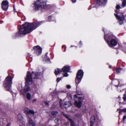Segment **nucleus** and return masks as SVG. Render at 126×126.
Instances as JSON below:
<instances>
[{"label": "nucleus", "mask_w": 126, "mask_h": 126, "mask_svg": "<svg viewBox=\"0 0 126 126\" xmlns=\"http://www.w3.org/2000/svg\"><path fill=\"white\" fill-rule=\"evenodd\" d=\"M51 113L53 115H57L58 114V112L56 111H54L51 112Z\"/></svg>", "instance_id": "393cba45"}, {"label": "nucleus", "mask_w": 126, "mask_h": 126, "mask_svg": "<svg viewBox=\"0 0 126 126\" xmlns=\"http://www.w3.org/2000/svg\"><path fill=\"white\" fill-rule=\"evenodd\" d=\"M42 21L36 22L31 23L26 22L20 27L19 31L16 34V36H20V34L25 35L29 33L42 24Z\"/></svg>", "instance_id": "f257e3e1"}, {"label": "nucleus", "mask_w": 126, "mask_h": 126, "mask_svg": "<svg viewBox=\"0 0 126 126\" xmlns=\"http://www.w3.org/2000/svg\"><path fill=\"white\" fill-rule=\"evenodd\" d=\"M118 90H119V89H118Z\"/></svg>", "instance_id": "09e8293b"}, {"label": "nucleus", "mask_w": 126, "mask_h": 126, "mask_svg": "<svg viewBox=\"0 0 126 126\" xmlns=\"http://www.w3.org/2000/svg\"><path fill=\"white\" fill-rule=\"evenodd\" d=\"M122 88V87H121L119 89V90H120V89Z\"/></svg>", "instance_id": "37998d69"}, {"label": "nucleus", "mask_w": 126, "mask_h": 126, "mask_svg": "<svg viewBox=\"0 0 126 126\" xmlns=\"http://www.w3.org/2000/svg\"><path fill=\"white\" fill-rule=\"evenodd\" d=\"M64 77H67L68 76V74L66 73L64 74L63 75Z\"/></svg>", "instance_id": "c756f323"}, {"label": "nucleus", "mask_w": 126, "mask_h": 126, "mask_svg": "<svg viewBox=\"0 0 126 126\" xmlns=\"http://www.w3.org/2000/svg\"><path fill=\"white\" fill-rule=\"evenodd\" d=\"M73 46H72V45H71V47H73Z\"/></svg>", "instance_id": "c03bdc74"}, {"label": "nucleus", "mask_w": 126, "mask_h": 126, "mask_svg": "<svg viewBox=\"0 0 126 126\" xmlns=\"http://www.w3.org/2000/svg\"><path fill=\"white\" fill-rule=\"evenodd\" d=\"M26 85L25 86V87L24 89V90L25 92H28L30 91V88L27 85V84H27L26 82ZM28 85L29 84H28Z\"/></svg>", "instance_id": "6ab92c4d"}, {"label": "nucleus", "mask_w": 126, "mask_h": 126, "mask_svg": "<svg viewBox=\"0 0 126 126\" xmlns=\"http://www.w3.org/2000/svg\"><path fill=\"white\" fill-rule=\"evenodd\" d=\"M79 44L80 45L79 47H81V46L82 45V43L81 41H80L79 42Z\"/></svg>", "instance_id": "c9c22d12"}, {"label": "nucleus", "mask_w": 126, "mask_h": 126, "mask_svg": "<svg viewBox=\"0 0 126 126\" xmlns=\"http://www.w3.org/2000/svg\"><path fill=\"white\" fill-rule=\"evenodd\" d=\"M10 126V123H9L7 124L6 126Z\"/></svg>", "instance_id": "58836bf2"}, {"label": "nucleus", "mask_w": 126, "mask_h": 126, "mask_svg": "<svg viewBox=\"0 0 126 126\" xmlns=\"http://www.w3.org/2000/svg\"><path fill=\"white\" fill-rule=\"evenodd\" d=\"M71 105V104L69 101L65 102L63 106L65 108H67Z\"/></svg>", "instance_id": "f3484780"}, {"label": "nucleus", "mask_w": 126, "mask_h": 126, "mask_svg": "<svg viewBox=\"0 0 126 126\" xmlns=\"http://www.w3.org/2000/svg\"><path fill=\"white\" fill-rule=\"evenodd\" d=\"M126 118V116L125 115H124L123 118L122 122H124V120Z\"/></svg>", "instance_id": "cd10ccee"}, {"label": "nucleus", "mask_w": 126, "mask_h": 126, "mask_svg": "<svg viewBox=\"0 0 126 126\" xmlns=\"http://www.w3.org/2000/svg\"><path fill=\"white\" fill-rule=\"evenodd\" d=\"M54 121L56 123H57L58 122L59 119L58 118H56L54 120Z\"/></svg>", "instance_id": "c85d7f7f"}, {"label": "nucleus", "mask_w": 126, "mask_h": 126, "mask_svg": "<svg viewBox=\"0 0 126 126\" xmlns=\"http://www.w3.org/2000/svg\"><path fill=\"white\" fill-rule=\"evenodd\" d=\"M9 2L7 0L2 1L1 3V7L3 10L4 11L7 10L9 7Z\"/></svg>", "instance_id": "1a4fd4ad"}, {"label": "nucleus", "mask_w": 126, "mask_h": 126, "mask_svg": "<svg viewBox=\"0 0 126 126\" xmlns=\"http://www.w3.org/2000/svg\"><path fill=\"white\" fill-rule=\"evenodd\" d=\"M122 69L121 68H116L115 70L117 74L119 73L122 70Z\"/></svg>", "instance_id": "5701e85b"}, {"label": "nucleus", "mask_w": 126, "mask_h": 126, "mask_svg": "<svg viewBox=\"0 0 126 126\" xmlns=\"http://www.w3.org/2000/svg\"><path fill=\"white\" fill-rule=\"evenodd\" d=\"M125 93L124 94V97H123L124 101H125L126 99V90H125Z\"/></svg>", "instance_id": "a878e982"}, {"label": "nucleus", "mask_w": 126, "mask_h": 126, "mask_svg": "<svg viewBox=\"0 0 126 126\" xmlns=\"http://www.w3.org/2000/svg\"><path fill=\"white\" fill-rule=\"evenodd\" d=\"M113 38V36L112 35H107L105 34L104 39L110 47H114L117 44V41Z\"/></svg>", "instance_id": "7ed1b4c3"}, {"label": "nucleus", "mask_w": 126, "mask_h": 126, "mask_svg": "<svg viewBox=\"0 0 126 126\" xmlns=\"http://www.w3.org/2000/svg\"><path fill=\"white\" fill-rule=\"evenodd\" d=\"M28 121L30 125H32V126H35V122L32 120L31 117L29 116H28Z\"/></svg>", "instance_id": "4468645a"}, {"label": "nucleus", "mask_w": 126, "mask_h": 126, "mask_svg": "<svg viewBox=\"0 0 126 126\" xmlns=\"http://www.w3.org/2000/svg\"><path fill=\"white\" fill-rule=\"evenodd\" d=\"M33 49L34 51V53L38 56L40 55L42 52V48L39 46H37L34 47H33Z\"/></svg>", "instance_id": "6e6552de"}, {"label": "nucleus", "mask_w": 126, "mask_h": 126, "mask_svg": "<svg viewBox=\"0 0 126 126\" xmlns=\"http://www.w3.org/2000/svg\"><path fill=\"white\" fill-rule=\"evenodd\" d=\"M72 1L73 3H75L76 1V0H72Z\"/></svg>", "instance_id": "4c0bfd02"}, {"label": "nucleus", "mask_w": 126, "mask_h": 126, "mask_svg": "<svg viewBox=\"0 0 126 126\" xmlns=\"http://www.w3.org/2000/svg\"><path fill=\"white\" fill-rule=\"evenodd\" d=\"M18 120L20 122L23 124V118L21 114L20 113H19L17 116Z\"/></svg>", "instance_id": "dca6fc26"}, {"label": "nucleus", "mask_w": 126, "mask_h": 126, "mask_svg": "<svg viewBox=\"0 0 126 126\" xmlns=\"http://www.w3.org/2000/svg\"><path fill=\"white\" fill-rule=\"evenodd\" d=\"M25 113L27 115L33 114L34 113V111L27 108H25L24 109Z\"/></svg>", "instance_id": "f8f14e48"}, {"label": "nucleus", "mask_w": 126, "mask_h": 126, "mask_svg": "<svg viewBox=\"0 0 126 126\" xmlns=\"http://www.w3.org/2000/svg\"><path fill=\"white\" fill-rule=\"evenodd\" d=\"M47 54H46V55H47Z\"/></svg>", "instance_id": "de8ad7c7"}, {"label": "nucleus", "mask_w": 126, "mask_h": 126, "mask_svg": "<svg viewBox=\"0 0 126 126\" xmlns=\"http://www.w3.org/2000/svg\"><path fill=\"white\" fill-rule=\"evenodd\" d=\"M34 6L35 10L37 11L38 10L48 9L47 7L49 6L46 5V1L45 0H37L34 3Z\"/></svg>", "instance_id": "f03ea898"}, {"label": "nucleus", "mask_w": 126, "mask_h": 126, "mask_svg": "<svg viewBox=\"0 0 126 126\" xmlns=\"http://www.w3.org/2000/svg\"><path fill=\"white\" fill-rule=\"evenodd\" d=\"M45 104L47 105V106H49V104L48 103L47 101H45Z\"/></svg>", "instance_id": "473e14b6"}, {"label": "nucleus", "mask_w": 126, "mask_h": 126, "mask_svg": "<svg viewBox=\"0 0 126 126\" xmlns=\"http://www.w3.org/2000/svg\"><path fill=\"white\" fill-rule=\"evenodd\" d=\"M121 8L120 5L117 4L116 6V8L117 9H119Z\"/></svg>", "instance_id": "bb28decb"}, {"label": "nucleus", "mask_w": 126, "mask_h": 126, "mask_svg": "<svg viewBox=\"0 0 126 126\" xmlns=\"http://www.w3.org/2000/svg\"><path fill=\"white\" fill-rule=\"evenodd\" d=\"M120 91H121L120 90H119Z\"/></svg>", "instance_id": "8fccbe9b"}, {"label": "nucleus", "mask_w": 126, "mask_h": 126, "mask_svg": "<svg viewBox=\"0 0 126 126\" xmlns=\"http://www.w3.org/2000/svg\"><path fill=\"white\" fill-rule=\"evenodd\" d=\"M35 101V100H33V102H34V101Z\"/></svg>", "instance_id": "a18cd8bd"}, {"label": "nucleus", "mask_w": 126, "mask_h": 126, "mask_svg": "<svg viewBox=\"0 0 126 126\" xmlns=\"http://www.w3.org/2000/svg\"><path fill=\"white\" fill-rule=\"evenodd\" d=\"M126 0H123L122 2L121 7H123L126 6Z\"/></svg>", "instance_id": "412c9836"}, {"label": "nucleus", "mask_w": 126, "mask_h": 126, "mask_svg": "<svg viewBox=\"0 0 126 126\" xmlns=\"http://www.w3.org/2000/svg\"><path fill=\"white\" fill-rule=\"evenodd\" d=\"M70 70V67L68 66H64L61 70L62 71H61L66 73L68 72Z\"/></svg>", "instance_id": "ddd939ff"}, {"label": "nucleus", "mask_w": 126, "mask_h": 126, "mask_svg": "<svg viewBox=\"0 0 126 126\" xmlns=\"http://www.w3.org/2000/svg\"><path fill=\"white\" fill-rule=\"evenodd\" d=\"M79 99V101H77L75 100V106L78 108H80L81 106L82 105V102L80 101V100H82V98L80 97H78Z\"/></svg>", "instance_id": "9b49d317"}, {"label": "nucleus", "mask_w": 126, "mask_h": 126, "mask_svg": "<svg viewBox=\"0 0 126 126\" xmlns=\"http://www.w3.org/2000/svg\"><path fill=\"white\" fill-rule=\"evenodd\" d=\"M66 87L68 89H69L71 88V86L70 85H67Z\"/></svg>", "instance_id": "72a5a7b5"}, {"label": "nucleus", "mask_w": 126, "mask_h": 126, "mask_svg": "<svg viewBox=\"0 0 126 126\" xmlns=\"http://www.w3.org/2000/svg\"><path fill=\"white\" fill-rule=\"evenodd\" d=\"M74 99H76V98H77V95L76 94H75L74 95Z\"/></svg>", "instance_id": "e433bc0d"}, {"label": "nucleus", "mask_w": 126, "mask_h": 126, "mask_svg": "<svg viewBox=\"0 0 126 126\" xmlns=\"http://www.w3.org/2000/svg\"><path fill=\"white\" fill-rule=\"evenodd\" d=\"M109 68H111V66H110H110H109Z\"/></svg>", "instance_id": "79ce46f5"}, {"label": "nucleus", "mask_w": 126, "mask_h": 126, "mask_svg": "<svg viewBox=\"0 0 126 126\" xmlns=\"http://www.w3.org/2000/svg\"><path fill=\"white\" fill-rule=\"evenodd\" d=\"M115 12L116 13H117V14H119L118 11V10H116ZM114 15L116 18L119 20V24L120 25L122 24L123 22V21L124 19V16L122 14L120 15H117L115 14Z\"/></svg>", "instance_id": "0eeeda50"}, {"label": "nucleus", "mask_w": 126, "mask_h": 126, "mask_svg": "<svg viewBox=\"0 0 126 126\" xmlns=\"http://www.w3.org/2000/svg\"><path fill=\"white\" fill-rule=\"evenodd\" d=\"M62 47L64 48V51L65 52L66 51V47L65 46H62Z\"/></svg>", "instance_id": "2f4dec72"}, {"label": "nucleus", "mask_w": 126, "mask_h": 126, "mask_svg": "<svg viewBox=\"0 0 126 126\" xmlns=\"http://www.w3.org/2000/svg\"><path fill=\"white\" fill-rule=\"evenodd\" d=\"M103 31H104V29H103Z\"/></svg>", "instance_id": "49530a36"}, {"label": "nucleus", "mask_w": 126, "mask_h": 126, "mask_svg": "<svg viewBox=\"0 0 126 126\" xmlns=\"http://www.w3.org/2000/svg\"><path fill=\"white\" fill-rule=\"evenodd\" d=\"M12 84V78L9 76H8L6 78L5 81L3 84L4 87L7 90L11 92V84Z\"/></svg>", "instance_id": "39448f33"}, {"label": "nucleus", "mask_w": 126, "mask_h": 126, "mask_svg": "<svg viewBox=\"0 0 126 126\" xmlns=\"http://www.w3.org/2000/svg\"><path fill=\"white\" fill-rule=\"evenodd\" d=\"M83 72L82 70L80 69L78 71L75 80L76 84H78L80 82L83 77Z\"/></svg>", "instance_id": "423d86ee"}, {"label": "nucleus", "mask_w": 126, "mask_h": 126, "mask_svg": "<svg viewBox=\"0 0 126 126\" xmlns=\"http://www.w3.org/2000/svg\"><path fill=\"white\" fill-rule=\"evenodd\" d=\"M46 57L47 58V60H50V59L48 57H47V56H46Z\"/></svg>", "instance_id": "ea45409f"}, {"label": "nucleus", "mask_w": 126, "mask_h": 126, "mask_svg": "<svg viewBox=\"0 0 126 126\" xmlns=\"http://www.w3.org/2000/svg\"><path fill=\"white\" fill-rule=\"evenodd\" d=\"M107 1V0H96V6H103L105 4Z\"/></svg>", "instance_id": "9d476101"}, {"label": "nucleus", "mask_w": 126, "mask_h": 126, "mask_svg": "<svg viewBox=\"0 0 126 126\" xmlns=\"http://www.w3.org/2000/svg\"><path fill=\"white\" fill-rule=\"evenodd\" d=\"M64 115L70 121L71 126H77L75 125L74 122L72 119L69 117V116L68 115L66 114H65Z\"/></svg>", "instance_id": "2eb2a0df"}, {"label": "nucleus", "mask_w": 126, "mask_h": 126, "mask_svg": "<svg viewBox=\"0 0 126 126\" xmlns=\"http://www.w3.org/2000/svg\"><path fill=\"white\" fill-rule=\"evenodd\" d=\"M34 75L35 76L33 78L34 79L39 78L40 76V73L39 72H36L34 74L32 72L31 74L29 72H28L26 75V78H25L27 84H31L32 83V76Z\"/></svg>", "instance_id": "20e7f679"}, {"label": "nucleus", "mask_w": 126, "mask_h": 126, "mask_svg": "<svg viewBox=\"0 0 126 126\" xmlns=\"http://www.w3.org/2000/svg\"><path fill=\"white\" fill-rule=\"evenodd\" d=\"M26 97L27 99L30 100L31 98V94L29 93H27L26 95Z\"/></svg>", "instance_id": "b1692460"}, {"label": "nucleus", "mask_w": 126, "mask_h": 126, "mask_svg": "<svg viewBox=\"0 0 126 126\" xmlns=\"http://www.w3.org/2000/svg\"><path fill=\"white\" fill-rule=\"evenodd\" d=\"M60 105L61 107V108H63V107L62 106V105L61 104V103H60Z\"/></svg>", "instance_id": "a19ab883"}, {"label": "nucleus", "mask_w": 126, "mask_h": 126, "mask_svg": "<svg viewBox=\"0 0 126 126\" xmlns=\"http://www.w3.org/2000/svg\"><path fill=\"white\" fill-rule=\"evenodd\" d=\"M61 70L59 69H57L55 70L54 72L56 75L58 74L60 72H62Z\"/></svg>", "instance_id": "aec40b11"}, {"label": "nucleus", "mask_w": 126, "mask_h": 126, "mask_svg": "<svg viewBox=\"0 0 126 126\" xmlns=\"http://www.w3.org/2000/svg\"><path fill=\"white\" fill-rule=\"evenodd\" d=\"M118 110H119V113H121L122 112H125L126 111V109H118L117 110V111H118Z\"/></svg>", "instance_id": "4be33fe9"}, {"label": "nucleus", "mask_w": 126, "mask_h": 126, "mask_svg": "<svg viewBox=\"0 0 126 126\" xmlns=\"http://www.w3.org/2000/svg\"><path fill=\"white\" fill-rule=\"evenodd\" d=\"M77 93L78 95H81L82 94V93L81 92L79 93V92H77Z\"/></svg>", "instance_id": "f704fd0d"}, {"label": "nucleus", "mask_w": 126, "mask_h": 126, "mask_svg": "<svg viewBox=\"0 0 126 126\" xmlns=\"http://www.w3.org/2000/svg\"><path fill=\"white\" fill-rule=\"evenodd\" d=\"M61 78H58L57 79V82H58L60 80H61Z\"/></svg>", "instance_id": "7c9ffc66"}, {"label": "nucleus", "mask_w": 126, "mask_h": 126, "mask_svg": "<svg viewBox=\"0 0 126 126\" xmlns=\"http://www.w3.org/2000/svg\"><path fill=\"white\" fill-rule=\"evenodd\" d=\"M95 118L94 116H92L91 117L90 119V124L91 126L93 125L94 124V122L95 121Z\"/></svg>", "instance_id": "a211bd4d"}]
</instances>
